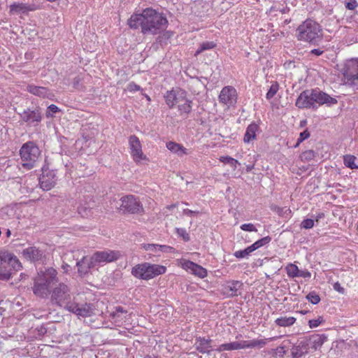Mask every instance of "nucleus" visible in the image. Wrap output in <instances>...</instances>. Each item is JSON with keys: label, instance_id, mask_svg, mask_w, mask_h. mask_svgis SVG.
I'll use <instances>...</instances> for the list:
<instances>
[{"label": "nucleus", "instance_id": "nucleus-35", "mask_svg": "<svg viewBox=\"0 0 358 358\" xmlns=\"http://www.w3.org/2000/svg\"><path fill=\"white\" fill-rule=\"evenodd\" d=\"M216 46V43L213 41H205L200 44L199 48L196 51L194 55L197 56L202 52L207 50H211L214 48Z\"/></svg>", "mask_w": 358, "mask_h": 358}, {"label": "nucleus", "instance_id": "nucleus-28", "mask_svg": "<svg viewBox=\"0 0 358 358\" xmlns=\"http://www.w3.org/2000/svg\"><path fill=\"white\" fill-rule=\"evenodd\" d=\"M308 352L307 345L304 342H300L294 345L291 349V355L294 358H299Z\"/></svg>", "mask_w": 358, "mask_h": 358}, {"label": "nucleus", "instance_id": "nucleus-20", "mask_svg": "<svg viewBox=\"0 0 358 358\" xmlns=\"http://www.w3.org/2000/svg\"><path fill=\"white\" fill-rule=\"evenodd\" d=\"M23 257L32 262H38L43 257V252L35 246H31L23 250Z\"/></svg>", "mask_w": 358, "mask_h": 358}, {"label": "nucleus", "instance_id": "nucleus-54", "mask_svg": "<svg viewBox=\"0 0 358 358\" xmlns=\"http://www.w3.org/2000/svg\"><path fill=\"white\" fill-rule=\"evenodd\" d=\"M199 213V211H194V210H189V209H184L183 210V214L187 215V216H194V215H196Z\"/></svg>", "mask_w": 358, "mask_h": 358}, {"label": "nucleus", "instance_id": "nucleus-62", "mask_svg": "<svg viewBox=\"0 0 358 358\" xmlns=\"http://www.w3.org/2000/svg\"><path fill=\"white\" fill-rule=\"evenodd\" d=\"M176 206V204L171 205L170 206H168L169 208H175Z\"/></svg>", "mask_w": 358, "mask_h": 358}, {"label": "nucleus", "instance_id": "nucleus-13", "mask_svg": "<svg viewBox=\"0 0 358 358\" xmlns=\"http://www.w3.org/2000/svg\"><path fill=\"white\" fill-rule=\"evenodd\" d=\"M129 145L131 155L134 162L138 163L147 159L142 151L140 140L136 136L132 135L129 138Z\"/></svg>", "mask_w": 358, "mask_h": 358}, {"label": "nucleus", "instance_id": "nucleus-2", "mask_svg": "<svg viewBox=\"0 0 358 358\" xmlns=\"http://www.w3.org/2000/svg\"><path fill=\"white\" fill-rule=\"evenodd\" d=\"M51 302L78 317H86L93 314L92 305L87 303H80L77 297H73L72 299L71 289L63 282L59 283L52 289Z\"/></svg>", "mask_w": 358, "mask_h": 358}, {"label": "nucleus", "instance_id": "nucleus-42", "mask_svg": "<svg viewBox=\"0 0 358 358\" xmlns=\"http://www.w3.org/2000/svg\"><path fill=\"white\" fill-rule=\"evenodd\" d=\"M59 108L56 105L51 104L48 107L46 117H52L53 114L59 112Z\"/></svg>", "mask_w": 358, "mask_h": 358}, {"label": "nucleus", "instance_id": "nucleus-55", "mask_svg": "<svg viewBox=\"0 0 358 358\" xmlns=\"http://www.w3.org/2000/svg\"><path fill=\"white\" fill-rule=\"evenodd\" d=\"M323 50H322L320 48H317V49H313L310 51V53L311 54H313L316 56H320L321 55L322 53H323Z\"/></svg>", "mask_w": 358, "mask_h": 358}, {"label": "nucleus", "instance_id": "nucleus-32", "mask_svg": "<svg viewBox=\"0 0 358 358\" xmlns=\"http://www.w3.org/2000/svg\"><path fill=\"white\" fill-rule=\"evenodd\" d=\"M343 162L345 166L351 169H358V160L354 155H347L343 157Z\"/></svg>", "mask_w": 358, "mask_h": 358}, {"label": "nucleus", "instance_id": "nucleus-6", "mask_svg": "<svg viewBox=\"0 0 358 358\" xmlns=\"http://www.w3.org/2000/svg\"><path fill=\"white\" fill-rule=\"evenodd\" d=\"M166 271L164 266L144 262L134 266L131 273L136 278L148 280L165 273Z\"/></svg>", "mask_w": 358, "mask_h": 358}, {"label": "nucleus", "instance_id": "nucleus-12", "mask_svg": "<svg viewBox=\"0 0 358 358\" xmlns=\"http://www.w3.org/2000/svg\"><path fill=\"white\" fill-rule=\"evenodd\" d=\"M120 209L131 213H138L143 210L140 201L134 195H127L120 199Z\"/></svg>", "mask_w": 358, "mask_h": 358}, {"label": "nucleus", "instance_id": "nucleus-56", "mask_svg": "<svg viewBox=\"0 0 358 358\" xmlns=\"http://www.w3.org/2000/svg\"><path fill=\"white\" fill-rule=\"evenodd\" d=\"M280 213H284V214H287V215H289L291 214V210L289 208H282L281 209V211L279 212Z\"/></svg>", "mask_w": 358, "mask_h": 358}, {"label": "nucleus", "instance_id": "nucleus-1", "mask_svg": "<svg viewBox=\"0 0 358 358\" xmlns=\"http://www.w3.org/2000/svg\"><path fill=\"white\" fill-rule=\"evenodd\" d=\"M166 17L152 8H145L140 14H133L128 20L131 29L141 28L144 35H157L163 32L168 26Z\"/></svg>", "mask_w": 358, "mask_h": 358}, {"label": "nucleus", "instance_id": "nucleus-19", "mask_svg": "<svg viewBox=\"0 0 358 358\" xmlns=\"http://www.w3.org/2000/svg\"><path fill=\"white\" fill-rule=\"evenodd\" d=\"M27 90L29 93L41 98H47L51 99L54 96L53 93L49 89L45 87L28 85L27 87Z\"/></svg>", "mask_w": 358, "mask_h": 358}, {"label": "nucleus", "instance_id": "nucleus-10", "mask_svg": "<svg viewBox=\"0 0 358 358\" xmlns=\"http://www.w3.org/2000/svg\"><path fill=\"white\" fill-rule=\"evenodd\" d=\"M343 75L345 84L358 89V59H352L346 62Z\"/></svg>", "mask_w": 358, "mask_h": 358}, {"label": "nucleus", "instance_id": "nucleus-37", "mask_svg": "<svg viewBox=\"0 0 358 358\" xmlns=\"http://www.w3.org/2000/svg\"><path fill=\"white\" fill-rule=\"evenodd\" d=\"M279 90V85L277 82L272 83L268 92L266 94V98L269 100L271 99L278 92Z\"/></svg>", "mask_w": 358, "mask_h": 358}, {"label": "nucleus", "instance_id": "nucleus-26", "mask_svg": "<svg viewBox=\"0 0 358 358\" xmlns=\"http://www.w3.org/2000/svg\"><path fill=\"white\" fill-rule=\"evenodd\" d=\"M166 148L171 152L177 155L178 157H182L189 154L187 148L182 145L177 143L173 141H169L166 143Z\"/></svg>", "mask_w": 358, "mask_h": 358}, {"label": "nucleus", "instance_id": "nucleus-14", "mask_svg": "<svg viewBox=\"0 0 358 358\" xmlns=\"http://www.w3.org/2000/svg\"><path fill=\"white\" fill-rule=\"evenodd\" d=\"M20 116L24 122L33 126L38 125L42 120L41 109L38 108L34 110L30 108L24 110L22 113H20Z\"/></svg>", "mask_w": 358, "mask_h": 358}, {"label": "nucleus", "instance_id": "nucleus-18", "mask_svg": "<svg viewBox=\"0 0 358 358\" xmlns=\"http://www.w3.org/2000/svg\"><path fill=\"white\" fill-rule=\"evenodd\" d=\"M38 6L35 3H13L10 6V13L13 15L27 14L29 12L35 11Z\"/></svg>", "mask_w": 358, "mask_h": 358}, {"label": "nucleus", "instance_id": "nucleus-4", "mask_svg": "<svg viewBox=\"0 0 358 358\" xmlns=\"http://www.w3.org/2000/svg\"><path fill=\"white\" fill-rule=\"evenodd\" d=\"M57 271L53 268H48L38 273L34 279V294L41 298H47L52 292V287L58 282Z\"/></svg>", "mask_w": 358, "mask_h": 358}, {"label": "nucleus", "instance_id": "nucleus-25", "mask_svg": "<svg viewBox=\"0 0 358 358\" xmlns=\"http://www.w3.org/2000/svg\"><path fill=\"white\" fill-rule=\"evenodd\" d=\"M259 130V127L255 122H252L246 128L245 133L244 134L243 141L246 143H250L255 140L257 136V133Z\"/></svg>", "mask_w": 358, "mask_h": 358}, {"label": "nucleus", "instance_id": "nucleus-33", "mask_svg": "<svg viewBox=\"0 0 358 358\" xmlns=\"http://www.w3.org/2000/svg\"><path fill=\"white\" fill-rule=\"evenodd\" d=\"M296 322V318L294 317H281L275 320V323L280 327H290Z\"/></svg>", "mask_w": 358, "mask_h": 358}, {"label": "nucleus", "instance_id": "nucleus-46", "mask_svg": "<svg viewBox=\"0 0 358 358\" xmlns=\"http://www.w3.org/2000/svg\"><path fill=\"white\" fill-rule=\"evenodd\" d=\"M323 322V318L322 317H319L317 319L310 320L308 321V324L310 328L313 329L317 327Z\"/></svg>", "mask_w": 358, "mask_h": 358}, {"label": "nucleus", "instance_id": "nucleus-64", "mask_svg": "<svg viewBox=\"0 0 358 358\" xmlns=\"http://www.w3.org/2000/svg\"><path fill=\"white\" fill-rule=\"evenodd\" d=\"M146 98H147V99H148V101H150V96H146Z\"/></svg>", "mask_w": 358, "mask_h": 358}, {"label": "nucleus", "instance_id": "nucleus-27", "mask_svg": "<svg viewBox=\"0 0 358 358\" xmlns=\"http://www.w3.org/2000/svg\"><path fill=\"white\" fill-rule=\"evenodd\" d=\"M142 248L145 250L152 252H157L158 251L168 252L173 249L172 247L159 244H143Z\"/></svg>", "mask_w": 358, "mask_h": 358}, {"label": "nucleus", "instance_id": "nucleus-7", "mask_svg": "<svg viewBox=\"0 0 358 358\" xmlns=\"http://www.w3.org/2000/svg\"><path fill=\"white\" fill-rule=\"evenodd\" d=\"M20 155L22 167L30 170L36 166L41 156V150L34 142L28 141L21 147Z\"/></svg>", "mask_w": 358, "mask_h": 358}, {"label": "nucleus", "instance_id": "nucleus-53", "mask_svg": "<svg viewBox=\"0 0 358 358\" xmlns=\"http://www.w3.org/2000/svg\"><path fill=\"white\" fill-rule=\"evenodd\" d=\"M299 277H302L303 278H310L311 277V273L307 270H299Z\"/></svg>", "mask_w": 358, "mask_h": 358}, {"label": "nucleus", "instance_id": "nucleus-5", "mask_svg": "<svg viewBox=\"0 0 358 358\" xmlns=\"http://www.w3.org/2000/svg\"><path fill=\"white\" fill-rule=\"evenodd\" d=\"M322 36L321 26L315 21L307 19L296 29V38L299 41L315 43Z\"/></svg>", "mask_w": 358, "mask_h": 358}, {"label": "nucleus", "instance_id": "nucleus-3", "mask_svg": "<svg viewBox=\"0 0 358 358\" xmlns=\"http://www.w3.org/2000/svg\"><path fill=\"white\" fill-rule=\"evenodd\" d=\"M337 103L335 98L319 90L318 89L307 90L302 92L296 101L299 108H317V106L326 104L331 106Z\"/></svg>", "mask_w": 358, "mask_h": 358}, {"label": "nucleus", "instance_id": "nucleus-45", "mask_svg": "<svg viewBox=\"0 0 358 358\" xmlns=\"http://www.w3.org/2000/svg\"><path fill=\"white\" fill-rule=\"evenodd\" d=\"M141 90V87L134 82H130L127 85V88L125 89L126 91H128L129 92H135L139 91Z\"/></svg>", "mask_w": 358, "mask_h": 358}, {"label": "nucleus", "instance_id": "nucleus-29", "mask_svg": "<svg viewBox=\"0 0 358 358\" xmlns=\"http://www.w3.org/2000/svg\"><path fill=\"white\" fill-rule=\"evenodd\" d=\"M310 340L312 348L317 350L327 341V337L324 334H316L311 336Z\"/></svg>", "mask_w": 358, "mask_h": 358}, {"label": "nucleus", "instance_id": "nucleus-52", "mask_svg": "<svg viewBox=\"0 0 358 358\" xmlns=\"http://www.w3.org/2000/svg\"><path fill=\"white\" fill-rule=\"evenodd\" d=\"M275 353L280 357H282L284 355H285L286 350L283 346H280L275 350Z\"/></svg>", "mask_w": 358, "mask_h": 358}, {"label": "nucleus", "instance_id": "nucleus-41", "mask_svg": "<svg viewBox=\"0 0 358 358\" xmlns=\"http://www.w3.org/2000/svg\"><path fill=\"white\" fill-rule=\"evenodd\" d=\"M306 299L313 304H317L320 301V296L315 292H310L306 296Z\"/></svg>", "mask_w": 358, "mask_h": 358}, {"label": "nucleus", "instance_id": "nucleus-21", "mask_svg": "<svg viewBox=\"0 0 358 358\" xmlns=\"http://www.w3.org/2000/svg\"><path fill=\"white\" fill-rule=\"evenodd\" d=\"M212 340L204 337H196L195 340V347L196 350L202 354H210L212 350Z\"/></svg>", "mask_w": 358, "mask_h": 358}, {"label": "nucleus", "instance_id": "nucleus-30", "mask_svg": "<svg viewBox=\"0 0 358 358\" xmlns=\"http://www.w3.org/2000/svg\"><path fill=\"white\" fill-rule=\"evenodd\" d=\"M78 271L82 275L86 274L89 269L94 268V266L90 265V258L84 257L80 261L77 262Z\"/></svg>", "mask_w": 358, "mask_h": 358}, {"label": "nucleus", "instance_id": "nucleus-39", "mask_svg": "<svg viewBox=\"0 0 358 358\" xmlns=\"http://www.w3.org/2000/svg\"><path fill=\"white\" fill-rule=\"evenodd\" d=\"M5 265L6 264L0 265V280H8L12 276L10 271L8 269Z\"/></svg>", "mask_w": 358, "mask_h": 358}, {"label": "nucleus", "instance_id": "nucleus-22", "mask_svg": "<svg viewBox=\"0 0 358 358\" xmlns=\"http://www.w3.org/2000/svg\"><path fill=\"white\" fill-rule=\"evenodd\" d=\"M55 176L50 172L46 175L43 174L39 178L41 188L45 191H48L55 187L56 184Z\"/></svg>", "mask_w": 358, "mask_h": 358}, {"label": "nucleus", "instance_id": "nucleus-23", "mask_svg": "<svg viewBox=\"0 0 358 358\" xmlns=\"http://www.w3.org/2000/svg\"><path fill=\"white\" fill-rule=\"evenodd\" d=\"M242 285V282L238 280L229 282L224 286V293L228 296H238Z\"/></svg>", "mask_w": 358, "mask_h": 358}, {"label": "nucleus", "instance_id": "nucleus-38", "mask_svg": "<svg viewBox=\"0 0 358 358\" xmlns=\"http://www.w3.org/2000/svg\"><path fill=\"white\" fill-rule=\"evenodd\" d=\"M220 161L224 163L229 164L231 167H233L234 169H236V166L238 164H240L238 161L229 157V156H222L220 157Z\"/></svg>", "mask_w": 358, "mask_h": 358}, {"label": "nucleus", "instance_id": "nucleus-61", "mask_svg": "<svg viewBox=\"0 0 358 358\" xmlns=\"http://www.w3.org/2000/svg\"><path fill=\"white\" fill-rule=\"evenodd\" d=\"M11 235V231L10 229H7V231H6V236L7 237H10Z\"/></svg>", "mask_w": 358, "mask_h": 358}, {"label": "nucleus", "instance_id": "nucleus-60", "mask_svg": "<svg viewBox=\"0 0 358 358\" xmlns=\"http://www.w3.org/2000/svg\"><path fill=\"white\" fill-rule=\"evenodd\" d=\"M304 155H311V156H313V151H311V150H309V151H308V152H306L304 153Z\"/></svg>", "mask_w": 358, "mask_h": 358}, {"label": "nucleus", "instance_id": "nucleus-36", "mask_svg": "<svg viewBox=\"0 0 358 358\" xmlns=\"http://www.w3.org/2000/svg\"><path fill=\"white\" fill-rule=\"evenodd\" d=\"M271 241V238L268 236H265L256 242H255L253 244L250 245L251 247V249H252L253 251L256 250L257 249L268 244Z\"/></svg>", "mask_w": 358, "mask_h": 358}, {"label": "nucleus", "instance_id": "nucleus-15", "mask_svg": "<svg viewBox=\"0 0 358 358\" xmlns=\"http://www.w3.org/2000/svg\"><path fill=\"white\" fill-rule=\"evenodd\" d=\"M180 265L182 268L189 273L201 278H203L207 275V271L206 268L192 261L181 259Z\"/></svg>", "mask_w": 358, "mask_h": 358}, {"label": "nucleus", "instance_id": "nucleus-59", "mask_svg": "<svg viewBox=\"0 0 358 358\" xmlns=\"http://www.w3.org/2000/svg\"><path fill=\"white\" fill-rule=\"evenodd\" d=\"M324 217V214L323 213H320L317 216V218H316V221H318L319 219L322 218Z\"/></svg>", "mask_w": 358, "mask_h": 358}, {"label": "nucleus", "instance_id": "nucleus-48", "mask_svg": "<svg viewBox=\"0 0 358 358\" xmlns=\"http://www.w3.org/2000/svg\"><path fill=\"white\" fill-rule=\"evenodd\" d=\"M310 136V133L308 130H305L300 134V136L297 140V143L295 145V147H297L301 142L304 140L307 139Z\"/></svg>", "mask_w": 358, "mask_h": 358}, {"label": "nucleus", "instance_id": "nucleus-34", "mask_svg": "<svg viewBox=\"0 0 358 358\" xmlns=\"http://www.w3.org/2000/svg\"><path fill=\"white\" fill-rule=\"evenodd\" d=\"M285 270L289 278H294L299 277V269L298 266L294 264H289Z\"/></svg>", "mask_w": 358, "mask_h": 358}, {"label": "nucleus", "instance_id": "nucleus-47", "mask_svg": "<svg viewBox=\"0 0 358 358\" xmlns=\"http://www.w3.org/2000/svg\"><path fill=\"white\" fill-rule=\"evenodd\" d=\"M241 229L245 231H257V228L252 223L243 224L241 225Z\"/></svg>", "mask_w": 358, "mask_h": 358}, {"label": "nucleus", "instance_id": "nucleus-63", "mask_svg": "<svg viewBox=\"0 0 358 358\" xmlns=\"http://www.w3.org/2000/svg\"><path fill=\"white\" fill-rule=\"evenodd\" d=\"M166 34H167L168 37H170L172 36V33H171V32H166Z\"/></svg>", "mask_w": 358, "mask_h": 358}, {"label": "nucleus", "instance_id": "nucleus-50", "mask_svg": "<svg viewBox=\"0 0 358 358\" xmlns=\"http://www.w3.org/2000/svg\"><path fill=\"white\" fill-rule=\"evenodd\" d=\"M78 213L80 214L83 217L87 216L90 212V210L87 208L79 206L78 208Z\"/></svg>", "mask_w": 358, "mask_h": 358}, {"label": "nucleus", "instance_id": "nucleus-57", "mask_svg": "<svg viewBox=\"0 0 358 358\" xmlns=\"http://www.w3.org/2000/svg\"><path fill=\"white\" fill-rule=\"evenodd\" d=\"M127 79H128V78H127V76H125V78H122V79H121V80H118V81H117V84L121 85V84L124 83L125 81H127Z\"/></svg>", "mask_w": 358, "mask_h": 358}, {"label": "nucleus", "instance_id": "nucleus-44", "mask_svg": "<svg viewBox=\"0 0 358 358\" xmlns=\"http://www.w3.org/2000/svg\"><path fill=\"white\" fill-rule=\"evenodd\" d=\"M177 234L182 237V239L185 241H189V236L188 233L187 232L186 229L184 228H176V229Z\"/></svg>", "mask_w": 358, "mask_h": 358}, {"label": "nucleus", "instance_id": "nucleus-49", "mask_svg": "<svg viewBox=\"0 0 358 358\" xmlns=\"http://www.w3.org/2000/svg\"><path fill=\"white\" fill-rule=\"evenodd\" d=\"M358 6V2L357 0H349L345 3V8L348 10H355Z\"/></svg>", "mask_w": 358, "mask_h": 358}, {"label": "nucleus", "instance_id": "nucleus-40", "mask_svg": "<svg viewBox=\"0 0 358 358\" xmlns=\"http://www.w3.org/2000/svg\"><path fill=\"white\" fill-rule=\"evenodd\" d=\"M252 252H254L252 250V249H251V247L250 246H248L247 248H245V250H237L234 253V255L238 258V259H241V258H246L248 257L250 253H252Z\"/></svg>", "mask_w": 358, "mask_h": 358}, {"label": "nucleus", "instance_id": "nucleus-9", "mask_svg": "<svg viewBox=\"0 0 358 358\" xmlns=\"http://www.w3.org/2000/svg\"><path fill=\"white\" fill-rule=\"evenodd\" d=\"M121 257L122 254L118 250H105L96 251L90 257V265L95 267L115 262Z\"/></svg>", "mask_w": 358, "mask_h": 358}, {"label": "nucleus", "instance_id": "nucleus-58", "mask_svg": "<svg viewBox=\"0 0 358 358\" xmlns=\"http://www.w3.org/2000/svg\"><path fill=\"white\" fill-rule=\"evenodd\" d=\"M68 267H69V265L66 263H64L62 264V268L64 270V272H67L68 271Z\"/></svg>", "mask_w": 358, "mask_h": 358}, {"label": "nucleus", "instance_id": "nucleus-31", "mask_svg": "<svg viewBox=\"0 0 358 358\" xmlns=\"http://www.w3.org/2000/svg\"><path fill=\"white\" fill-rule=\"evenodd\" d=\"M127 311L120 306L116 307L115 310L110 313L111 318L115 322H122L125 319Z\"/></svg>", "mask_w": 358, "mask_h": 358}, {"label": "nucleus", "instance_id": "nucleus-16", "mask_svg": "<svg viewBox=\"0 0 358 358\" xmlns=\"http://www.w3.org/2000/svg\"><path fill=\"white\" fill-rule=\"evenodd\" d=\"M3 264L10 266L15 271H19L22 267L17 257L7 250L0 251V265Z\"/></svg>", "mask_w": 358, "mask_h": 358}, {"label": "nucleus", "instance_id": "nucleus-8", "mask_svg": "<svg viewBox=\"0 0 358 358\" xmlns=\"http://www.w3.org/2000/svg\"><path fill=\"white\" fill-rule=\"evenodd\" d=\"M267 343V340L253 339L250 341H234L224 343L216 349L218 352L237 350L245 348H263Z\"/></svg>", "mask_w": 358, "mask_h": 358}, {"label": "nucleus", "instance_id": "nucleus-24", "mask_svg": "<svg viewBox=\"0 0 358 358\" xmlns=\"http://www.w3.org/2000/svg\"><path fill=\"white\" fill-rule=\"evenodd\" d=\"M179 103L178 102L177 108L180 115H188L192 108V101L189 99L187 96V92L184 97H182L180 100H179Z\"/></svg>", "mask_w": 358, "mask_h": 358}, {"label": "nucleus", "instance_id": "nucleus-11", "mask_svg": "<svg viewBox=\"0 0 358 358\" xmlns=\"http://www.w3.org/2000/svg\"><path fill=\"white\" fill-rule=\"evenodd\" d=\"M238 94L236 90L230 85L224 87L218 96L220 103L227 106L228 108L236 104Z\"/></svg>", "mask_w": 358, "mask_h": 358}, {"label": "nucleus", "instance_id": "nucleus-17", "mask_svg": "<svg viewBox=\"0 0 358 358\" xmlns=\"http://www.w3.org/2000/svg\"><path fill=\"white\" fill-rule=\"evenodd\" d=\"M185 93V90L180 89L166 92L164 95L166 103L170 108L177 106L178 102L179 103V100L184 97Z\"/></svg>", "mask_w": 358, "mask_h": 358}, {"label": "nucleus", "instance_id": "nucleus-43", "mask_svg": "<svg viewBox=\"0 0 358 358\" xmlns=\"http://www.w3.org/2000/svg\"><path fill=\"white\" fill-rule=\"evenodd\" d=\"M314 226V220L313 219H305L301 223V227L305 229H312Z\"/></svg>", "mask_w": 358, "mask_h": 358}, {"label": "nucleus", "instance_id": "nucleus-51", "mask_svg": "<svg viewBox=\"0 0 358 358\" xmlns=\"http://www.w3.org/2000/svg\"><path fill=\"white\" fill-rule=\"evenodd\" d=\"M333 288L334 290L341 294H344L345 291V289L343 287H341V284L338 282H336L333 285Z\"/></svg>", "mask_w": 358, "mask_h": 358}]
</instances>
